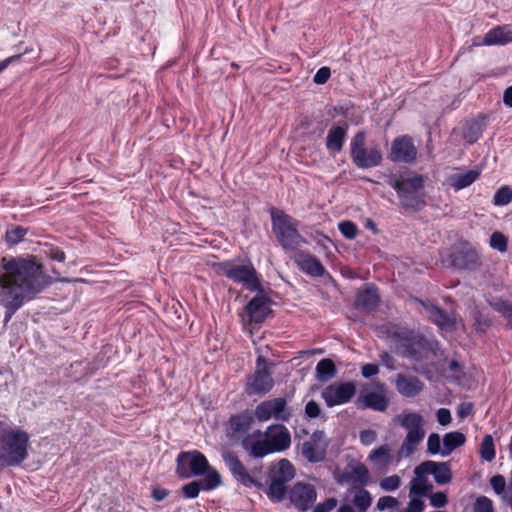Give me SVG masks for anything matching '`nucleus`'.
<instances>
[{"label": "nucleus", "mask_w": 512, "mask_h": 512, "mask_svg": "<svg viewBox=\"0 0 512 512\" xmlns=\"http://www.w3.org/2000/svg\"><path fill=\"white\" fill-rule=\"evenodd\" d=\"M286 494L291 505L300 512L314 508L317 499L315 486L305 482L295 483Z\"/></svg>", "instance_id": "4468645a"}, {"label": "nucleus", "mask_w": 512, "mask_h": 512, "mask_svg": "<svg viewBox=\"0 0 512 512\" xmlns=\"http://www.w3.org/2000/svg\"><path fill=\"white\" fill-rule=\"evenodd\" d=\"M472 412V405L470 403H462L457 410V414L460 418L469 416Z\"/></svg>", "instance_id": "0e129e2a"}, {"label": "nucleus", "mask_w": 512, "mask_h": 512, "mask_svg": "<svg viewBox=\"0 0 512 512\" xmlns=\"http://www.w3.org/2000/svg\"><path fill=\"white\" fill-rule=\"evenodd\" d=\"M482 459L491 462L495 458L494 441L491 435H485L480 445Z\"/></svg>", "instance_id": "ea45409f"}, {"label": "nucleus", "mask_w": 512, "mask_h": 512, "mask_svg": "<svg viewBox=\"0 0 512 512\" xmlns=\"http://www.w3.org/2000/svg\"><path fill=\"white\" fill-rule=\"evenodd\" d=\"M410 502L404 512H422L425 509L423 496L409 495Z\"/></svg>", "instance_id": "3c124183"}, {"label": "nucleus", "mask_w": 512, "mask_h": 512, "mask_svg": "<svg viewBox=\"0 0 512 512\" xmlns=\"http://www.w3.org/2000/svg\"><path fill=\"white\" fill-rule=\"evenodd\" d=\"M222 459L237 482L246 487H258L262 485L257 477L260 468L255 467L248 470L239 457L234 452L228 450L222 452Z\"/></svg>", "instance_id": "9b49d317"}, {"label": "nucleus", "mask_w": 512, "mask_h": 512, "mask_svg": "<svg viewBox=\"0 0 512 512\" xmlns=\"http://www.w3.org/2000/svg\"><path fill=\"white\" fill-rule=\"evenodd\" d=\"M338 504V501L336 498L331 497L326 499L325 501L317 504L314 506V509L312 512H331L333 509L336 508Z\"/></svg>", "instance_id": "864d4df0"}, {"label": "nucleus", "mask_w": 512, "mask_h": 512, "mask_svg": "<svg viewBox=\"0 0 512 512\" xmlns=\"http://www.w3.org/2000/svg\"><path fill=\"white\" fill-rule=\"evenodd\" d=\"M27 234V229L22 226H14L5 233V241L9 246L19 244Z\"/></svg>", "instance_id": "58836bf2"}, {"label": "nucleus", "mask_w": 512, "mask_h": 512, "mask_svg": "<svg viewBox=\"0 0 512 512\" xmlns=\"http://www.w3.org/2000/svg\"><path fill=\"white\" fill-rule=\"evenodd\" d=\"M49 256L52 260L63 262L65 260V253L59 248L50 249Z\"/></svg>", "instance_id": "69168bd1"}, {"label": "nucleus", "mask_w": 512, "mask_h": 512, "mask_svg": "<svg viewBox=\"0 0 512 512\" xmlns=\"http://www.w3.org/2000/svg\"><path fill=\"white\" fill-rule=\"evenodd\" d=\"M379 369H378V366L376 364H365L362 369H361V373H362V376L365 377V378H370L374 375H376L378 373Z\"/></svg>", "instance_id": "680f3d73"}, {"label": "nucleus", "mask_w": 512, "mask_h": 512, "mask_svg": "<svg viewBox=\"0 0 512 512\" xmlns=\"http://www.w3.org/2000/svg\"><path fill=\"white\" fill-rule=\"evenodd\" d=\"M512 201V189L508 186L499 188L493 198V204L496 206H505Z\"/></svg>", "instance_id": "37998d69"}, {"label": "nucleus", "mask_w": 512, "mask_h": 512, "mask_svg": "<svg viewBox=\"0 0 512 512\" xmlns=\"http://www.w3.org/2000/svg\"><path fill=\"white\" fill-rule=\"evenodd\" d=\"M416 303L422 308L421 312L438 328L446 332L457 329V319L454 313H448L429 300L416 299Z\"/></svg>", "instance_id": "ddd939ff"}, {"label": "nucleus", "mask_w": 512, "mask_h": 512, "mask_svg": "<svg viewBox=\"0 0 512 512\" xmlns=\"http://www.w3.org/2000/svg\"><path fill=\"white\" fill-rule=\"evenodd\" d=\"M350 479L359 486L366 485L369 479L368 469L363 464H358L352 469Z\"/></svg>", "instance_id": "a19ab883"}, {"label": "nucleus", "mask_w": 512, "mask_h": 512, "mask_svg": "<svg viewBox=\"0 0 512 512\" xmlns=\"http://www.w3.org/2000/svg\"><path fill=\"white\" fill-rule=\"evenodd\" d=\"M221 484V476L216 470H210L204 478L192 481L183 486L182 491L186 498H195L201 490L210 491Z\"/></svg>", "instance_id": "5701e85b"}, {"label": "nucleus", "mask_w": 512, "mask_h": 512, "mask_svg": "<svg viewBox=\"0 0 512 512\" xmlns=\"http://www.w3.org/2000/svg\"><path fill=\"white\" fill-rule=\"evenodd\" d=\"M415 477L410 481L409 495L427 497L433 490V485L429 483L427 474L419 472L418 466L414 470Z\"/></svg>", "instance_id": "2f4dec72"}, {"label": "nucleus", "mask_w": 512, "mask_h": 512, "mask_svg": "<svg viewBox=\"0 0 512 512\" xmlns=\"http://www.w3.org/2000/svg\"><path fill=\"white\" fill-rule=\"evenodd\" d=\"M430 499V504L435 508H443L447 504V495L444 492H436L428 494L427 496Z\"/></svg>", "instance_id": "603ef678"}, {"label": "nucleus", "mask_w": 512, "mask_h": 512, "mask_svg": "<svg viewBox=\"0 0 512 512\" xmlns=\"http://www.w3.org/2000/svg\"><path fill=\"white\" fill-rule=\"evenodd\" d=\"M272 365L263 355L257 357L255 371L248 376L245 385L247 395L264 396L273 389L274 379L270 372Z\"/></svg>", "instance_id": "1a4fd4ad"}, {"label": "nucleus", "mask_w": 512, "mask_h": 512, "mask_svg": "<svg viewBox=\"0 0 512 512\" xmlns=\"http://www.w3.org/2000/svg\"><path fill=\"white\" fill-rule=\"evenodd\" d=\"M51 283L34 256H5L0 260V304L5 308L4 326L25 301L33 299Z\"/></svg>", "instance_id": "f257e3e1"}, {"label": "nucleus", "mask_w": 512, "mask_h": 512, "mask_svg": "<svg viewBox=\"0 0 512 512\" xmlns=\"http://www.w3.org/2000/svg\"><path fill=\"white\" fill-rule=\"evenodd\" d=\"M295 263L302 272L311 277H322L326 272L319 259L306 251L295 254Z\"/></svg>", "instance_id": "393cba45"}, {"label": "nucleus", "mask_w": 512, "mask_h": 512, "mask_svg": "<svg viewBox=\"0 0 512 512\" xmlns=\"http://www.w3.org/2000/svg\"><path fill=\"white\" fill-rule=\"evenodd\" d=\"M479 177L480 171L477 169H472L460 173L451 174L447 178V183L455 191H459L472 185Z\"/></svg>", "instance_id": "7c9ffc66"}, {"label": "nucleus", "mask_w": 512, "mask_h": 512, "mask_svg": "<svg viewBox=\"0 0 512 512\" xmlns=\"http://www.w3.org/2000/svg\"><path fill=\"white\" fill-rule=\"evenodd\" d=\"M417 157V149L408 135L396 137L391 145L389 159L393 162L412 163Z\"/></svg>", "instance_id": "f3484780"}, {"label": "nucleus", "mask_w": 512, "mask_h": 512, "mask_svg": "<svg viewBox=\"0 0 512 512\" xmlns=\"http://www.w3.org/2000/svg\"><path fill=\"white\" fill-rule=\"evenodd\" d=\"M331 76V71L329 67H321L315 73L313 77V81L316 84H325Z\"/></svg>", "instance_id": "6e6d98bb"}, {"label": "nucleus", "mask_w": 512, "mask_h": 512, "mask_svg": "<svg viewBox=\"0 0 512 512\" xmlns=\"http://www.w3.org/2000/svg\"><path fill=\"white\" fill-rule=\"evenodd\" d=\"M489 305L507 321L506 327L512 329V303L502 298H493Z\"/></svg>", "instance_id": "e433bc0d"}, {"label": "nucleus", "mask_w": 512, "mask_h": 512, "mask_svg": "<svg viewBox=\"0 0 512 512\" xmlns=\"http://www.w3.org/2000/svg\"><path fill=\"white\" fill-rule=\"evenodd\" d=\"M427 452L431 455L440 454L443 452V445L441 446V438L437 433H431L427 439Z\"/></svg>", "instance_id": "a18cd8bd"}, {"label": "nucleus", "mask_w": 512, "mask_h": 512, "mask_svg": "<svg viewBox=\"0 0 512 512\" xmlns=\"http://www.w3.org/2000/svg\"><path fill=\"white\" fill-rule=\"evenodd\" d=\"M176 461V472L182 478L207 474L212 470L205 455L197 450L180 452Z\"/></svg>", "instance_id": "9d476101"}, {"label": "nucleus", "mask_w": 512, "mask_h": 512, "mask_svg": "<svg viewBox=\"0 0 512 512\" xmlns=\"http://www.w3.org/2000/svg\"><path fill=\"white\" fill-rule=\"evenodd\" d=\"M254 412L245 410L240 414L230 417V428L235 434H242L248 432L254 422Z\"/></svg>", "instance_id": "473e14b6"}, {"label": "nucleus", "mask_w": 512, "mask_h": 512, "mask_svg": "<svg viewBox=\"0 0 512 512\" xmlns=\"http://www.w3.org/2000/svg\"><path fill=\"white\" fill-rule=\"evenodd\" d=\"M291 415L292 411L288 407L286 399L282 397L262 401L254 410V416L259 422H265L271 418L287 422Z\"/></svg>", "instance_id": "f8f14e48"}, {"label": "nucleus", "mask_w": 512, "mask_h": 512, "mask_svg": "<svg viewBox=\"0 0 512 512\" xmlns=\"http://www.w3.org/2000/svg\"><path fill=\"white\" fill-rule=\"evenodd\" d=\"M356 394V385L353 382L334 383L325 387L321 397L328 407L348 403Z\"/></svg>", "instance_id": "dca6fc26"}, {"label": "nucleus", "mask_w": 512, "mask_h": 512, "mask_svg": "<svg viewBox=\"0 0 512 512\" xmlns=\"http://www.w3.org/2000/svg\"><path fill=\"white\" fill-rule=\"evenodd\" d=\"M273 232L277 240L286 251H295L305 239L298 232V221L281 210L271 209Z\"/></svg>", "instance_id": "39448f33"}, {"label": "nucleus", "mask_w": 512, "mask_h": 512, "mask_svg": "<svg viewBox=\"0 0 512 512\" xmlns=\"http://www.w3.org/2000/svg\"><path fill=\"white\" fill-rule=\"evenodd\" d=\"M369 459L387 465L391 460L390 449L386 445H382L370 452Z\"/></svg>", "instance_id": "79ce46f5"}, {"label": "nucleus", "mask_w": 512, "mask_h": 512, "mask_svg": "<svg viewBox=\"0 0 512 512\" xmlns=\"http://www.w3.org/2000/svg\"><path fill=\"white\" fill-rule=\"evenodd\" d=\"M503 103L505 106L512 108V85L505 89L503 93Z\"/></svg>", "instance_id": "774afa93"}, {"label": "nucleus", "mask_w": 512, "mask_h": 512, "mask_svg": "<svg viewBox=\"0 0 512 512\" xmlns=\"http://www.w3.org/2000/svg\"><path fill=\"white\" fill-rule=\"evenodd\" d=\"M490 484L497 494H503L504 499L509 502V495L506 494V480L502 475H495L490 479Z\"/></svg>", "instance_id": "de8ad7c7"}, {"label": "nucleus", "mask_w": 512, "mask_h": 512, "mask_svg": "<svg viewBox=\"0 0 512 512\" xmlns=\"http://www.w3.org/2000/svg\"><path fill=\"white\" fill-rule=\"evenodd\" d=\"M350 157L353 164L360 169L379 166L383 161L381 149L377 146H366V134L358 131L350 142Z\"/></svg>", "instance_id": "0eeeda50"}, {"label": "nucleus", "mask_w": 512, "mask_h": 512, "mask_svg": "<svg viewBox=\"0 0 512 512\" xmlns=\"http://www.w3.org/2000/svg\"><path fill=\"white\" fill-rule=\"evenodd\" d=\"M436 417L438 423L442 426L450 424L452 420L450 410L447 408H440L436 413Z\"/></svg>", "instance_id": "13d9d810"}, {"label": "nucleus", "mask_w": 512, "mask_h": 512, "mask_svg": "<svg viewBox=\"0 0 512 512\" xmlns=\"http://www.w3.org/2000/svg\"><path fill=\"white\" fill-rule=\"evenodd\" d=\"M328 442L322 430H316L310 439L302 444V455L309 462H319L325 458Z\"/></svg>", "instance_id": "a211bd4d"}, {"label": "nucleus", "mask_w": 512, "mask_h": 512, "mask_svg": "<svg viewBox=\"0 0 512 512\" xmlns=\"http://www.w3.org/2000/svg\"><path fill=\"white\" fill-rule=\"evenodd\" d=\"M425 182L426 178L421 174L391 175L387 179L388 185L396 191L401 207L411 212H418L426 205Z\"/></svg>", "instance_id": "f03ea898"}, {"label": "nucleus", "mask_w": 512, "mask_h": 512, "mask_svg": "<svg viewBox=\"0 0 512 512\" xmlns=\"http://www.w3.org/2000/svg\"><path fill=\"white\" fill-rule=\"evenodd\" d=\"M474 512H493V502L488 497H478L474 504Z\"/></svg>", "instance_id": "8fccbe9b"}, {"label": "nucleus", "mask_w": 512, "mask_h": 512, "mask_svg": "<svg viewBox=\"0 0 512 512\" xmlns=\"http://www.w3.org/2000/svg\"><path fill=\"white\" fill-rule=\"evenodd\" d=\"M21 57V54H17L0 61V73H2L10 64L19 62Z\"/></svg>", "instance_id": "e2e57ef3"}, {"label": "nucleus", "mask_w": 512, "mask_h": 512, "mask_svg": "<svg viewBox=\"0 0 512 512\" xmlns=\"http://www.w3.org/2000/svg\"><path fill=\"white\" fill-rule=\"evenodd\" d=\"M395 386L398 393L407 398L417 396L424 389V383L418 377L403 373L397 374Z\"/></svg>", "instance_id": "a878e982"}, {"label": "nucleus", "mask_w": 512, "mask_h": 512, "mask_svg": "<svg viewBox=\"0 0 512 512\" xmlns=\"http://www.w3.org/2000/svg\"><path fill=\"white\" fill-rule=\"evenodd\" d=\"M419 472L433 475L439 485H445L452 480V471L449 462H435L427 460L418 465Z\"/></svg>", "instance_id": "b1692460"}, {"label": "nucleus", "mask_w": 512, "mask_h": 512, "mask_svg": "<svg viewBox=\"0 0 512 512\" xmlns=\"http://www.w3.org/2000/svg\"><path fill=\"white\" fill-rule=\"evenodd\" d=\"M512 43V27L510 25H499L490 29L483 38V44L506 45Z\"/></svg>", "instance_id": "c85d7f7f"}, {"label": "nucleus", "mask_w": 512, "mask_h": 512, "mask_svg": "<svg viewBox=\"0 0 512 512\" xmlns=\"http://www.w3.org/2000/svg\"><path fill=\"white\" fill-rule=\"evenodd\" d=\"M398 505V500L392 496H382L377 502V509L383 511L385 509H393Z\"/></svg>", "instance_id": "5fc2aeb1"}, {"label": "nucleus", "mask_w": 512, "mask_h": 512, "mask_svg": "<svg viewBox=\"0 0 512 512\" xmlns=\"http://www.w3.org/2000/svg\"><path fill=\"white\" fill-rule=\"evenodd\" d=\"M485 120V116L479 115L478 119L468 123L464 131V138L468 143L473 144L482 136L485 127Z\"/></svg>", "instance_id": "f704fd0d"}, {"label": "nucleus", "mask_w": 512, "mask_h": 512, "mask_svg": "<svg viewBox=\"0 0 512 512\" xmlns=\"http://www.w3.org/2000/svg\"><path fill=\"white\" fill-rule=\"evenodd\" d=\"M377 438L375 431L367 429L360 432V441L364 445L372 444Z\"/></svg>", "instance_id": "bf43d9fd"}, {"label": "nucleus", "mask_w": 512, "mask_h": 512, "mask_svg": "<svg viewBox=\"0 0 512 512\" xmlns=\"http://www.w3.org/2000/svg\"><path fill=\"white\" fill-rule=\"evenodd\" d=\"M395 421L407 430V434L398 451V459L412 455L425 437L424 418L418 412L403 413L395 417Z\"/></svg>", "instance_id": "423d86ee"}, {"label": "nucleus", "mask_w": 512, "mask_h": 512, "mask_svg": "<svg viewBox=\"0 0 512 512\" xmlns=\"http://www.w3.org/2000/svg\"><path fill=\"white\" fill-rule=\"evenodd\" d=\"M29 435L0 422V461L6 466H19L28 456Z\"/></svg>", "instance_id": "7ed1b4c3"}, {"label": "nucleus", "mask_w": 512, "mask_h": 512, "mask_svg": "<svg viewBox=\"0 0 512 512\" xmlns=\"http://www.w3.org/2000/svg\"><path fill=\"white\" fill-rule=\"evenodd\" d=\"M243 449L253 458H263L273 453L261 430L246 435L241 442Z\"/></svg>", "instance_id": "aec40b11"}, {"label": "nucleus", "mask_w": 512, "mask_h": 512, "mask_svg": "<svg viewBox=\"0 0 512 512\" xmlns=\"http://www.w3.org/2000/svg\"><path fill=\"white\" fill-rule=\"evenodd\" d=\"M393 334L402 340L408 341L398 346V353L401 356L416 362L427 358L429 354V344L425 339L410 340L407 330L396 329Z\"/></svg>", "instance_id": "2eb2a0df"}, {"label": "nucleus", "mask_w": 512, "mask_h": 512, "mask_svg": "<svg viewBox=\"0 0 512 512\" xmlns=\"http://www.w3.org/2000/svg\"><path fill=\"white\" fill-rule=\"evenodd\" d=\"M270 299L266 296H256L252 298L245 307L251 322L261 323L271 312Z\"/></svg>", "instance_id": "bb28decb"}, {"label": "nucleus", "mask_w": 512, "mask_h": 512, "mask_svg": "<svg viewBox=\"0 0 512 512\" xmlns=\"http://www.w3.org/2000/svg\"><path fill=\"white\" fill-rule=\"evenodd\" d=\"M348 126H334L329 129L326 137V148L329 153L335 156L341 152L345 143Z\"/></svg>", "instance_id": "c756f323"}, {"label": "nucleus", "mask_w": 512, "mask_h": 512, "mask_svg": "<svg viewBox=\"0 0 512 512\" xmlns=\"http://www.w3.org/2000/svg\"><path fill=\"white\" fill-rule=\"evenodd\" d=\"M380 302L378 289L374 285H366L356 294L355 306L367 312L375 310Z\"/></svg>", "instance_id": "cd10ccee"}, {"label": "nucleus", "mask_w": 512, "mask_h": 512, "mask_svg": "<svg viewBox=\"0 0 512 512\" xmlns=\"http://www.w3.org/2000/svg\"><path fill=\"white\" fill-rule=\"evenodd\" d=\"M451 265L457 269L475 270L481 265L477 251L468 244L462 245L450 255Z\"/></svg>", "instance_id": "412c9836"}, {"label": "nucleus", "mask_w": 512, "mask_h": 512, "mask_svg": "<svg viewBox=\"0 0 512 512\" xmlns=\"http://www.w3.org/2000/svg\"><path fill=\"white\" fill-rule=\"evenodd\" d=\"M337 373L334 362L331 359H321L316 365V378L321 382H327Z\"/></svg>", "instance_id": "c9c22d12"}, {"label": "nucleus", "mask_w": 512, "mask_h": 512, "mask_svg": "<svg viewBox=\"0 0 512 512\" xmlns=\"http://www.w3.org/2000/svg\"><path fill=\"white\" fill-rule=\"evenodd\" d=\"M380 361L382 365H384L389 370L395 369V359L388 352H383L380 354Z\"/></svg>", "instance_id": "052dcab7"}, {"label": "nucleus", "mask_w": 512, "mask_h": 512, "mask_svg": "<svg viewBox=\"0 0 512 512\" xmlns=\"http://www.w3.org/2000/svg\"><path fill=\"white\" fill-rule=\"evenodd\" d=\"M508 239L501 232H493L490 237V246L499 252L507 251Z\"/></svg>", "instance_id": "c03bdc74"}, {"label": "nucleus", "mask_w": 512, "mask_h": 512, "mask_svg": "<svg viewBox=\"0 0 512 512\" xmlns=\"http://www.w3.org/2000/svg\"><path fill=\"white\" fill-rule=\"evenodd\" d=\"M401 479L398 475H391L380 481V488L384 491H395L400 487Z\"/></svg>", "instance_id": "09e8293b"}, {"label": "nucleus", "mask_w": 512, "mask_h": 512, "mask_svg": "<svg viewBox=\"0 0 512 512\" xmlns=\"http://www.w3.org/2000/svg\"><path fill=\"white\" fill-rule=\"evenodd\" d=\"M338 229L346 239H354L358 234L357 225L349 220L340 222L338 224Z\"/></svg>", "instance_id": "49530a36"}, {"label": "nucleus", "mask_w": 512, "mask_h": 512, "mask_svg": "<svg viewBox=\"0 0 512 512\" xmlns=\"http://www.w3.org/2000/svg\"><path fill=\"white\" fill-rule=\"evenodd\" d=\"M168 495V491L164 488H154L152 491V497L155 501H162Z\"/></svg>", "instance_id": "338daca9"}, {"label": "nucleus", "mask_w": 512, "mask_h": 512, "mask_svg": "<svg viewBox=\"0 0 512 512\" xmlns=\"http://www.w3.org/2000/svg\"><path fill=\"white\" fill-rule=\"evenodd\" d=\"M351 503L359 512H365L371 506L372 497L367 490L359 488L352 492Z\"/></svg>", "instance_id": "4c0bfd02"}, {"label": "nucleus", "mask_w": 512, "mask_h": 512, "mask_svg": "<svg viewBox=\"0 0 512 512\" xmlns=\"http://www.w3.org/2000/svg\"><path fill=\"white\" fill-rule=\"evenodd\" d=\"M217 272L249 291L262 292L263 287L258 272L248 259H233L220 262Z\"/></svg>", "instance_id": "20e7f679"}, {"label": "nucleus", "mask_w": 512, "mask_h": 512, "mask_svg": "<svg viewBox=\"0 0 512 512\" xmlns=\"http://www.w3.org/2000/svg\"><path fill=\"white\" fill-rule=\"evenodd\" d=\"M388 405L389 401L383 391V385L376 391L362 390L356 401L358 409H371L378 412L386 411Z\"/></svg>", "instance_id": "6ab92c4d"}, {"label": "nucleus", "mask_w": 512, "mask_h": 512, "mask_svg": "<svg viewBox=\"0 0 512 512\" xmlns=\"http://www.w3.org/2000/svg\"><path fill=\"white\" fill-rule=\"evenodd\" d=\"M442 456H449L456 448L464 445L466 436L459 431L448 432L443 436Z\"/></svg>", "instance_id": "72a5a7b5"}, {"label": "nucleus", "mask_w": 512, "mask_h": 512, "mask_svg": "<svg viewBox=\"0 0 512 512\" xmlns=\"http://www.w3.org/2000/svg\"><path fill=\"white\" fill-rule=\"evenodd\" d=\"M320 413H321V409H320L319 404L314 400L308 401V403L305 406L306 416L309 418H316L320 415Z\"/></svg>", "instance_id": "4d7b16f0"}, {"label": "nucleus", "mask_w": 512, "mask_h": 512, "mask_svg": "<svg viewBox=\"0 0 512 512\" xmlns=\"http://www.w3.org/2000/svg\"><path fill=\"white\" fill-rule=\"evenodd\" d=\"M295 477V468L287 459L271 463L268 472V496L272 501L280 502L287 493L286 484Z\"/></svg>", "instance_id": "6e6552de"}, {"label": "nucleus", "mask_w": 512, "mask_h": 512, "mask_svg": "<svg viewBox=\"0 0 512 512\" xmlns=\"http://www.w3.org/2000/svg\"><path fill=\"white\" fill-rule=\"evenodd\" d=\"M263 435L272 449V452H282L291 445V435L283 424L270 425Z\"/></svg>", "instance_id": "4be33fe9"}]
</instances>
